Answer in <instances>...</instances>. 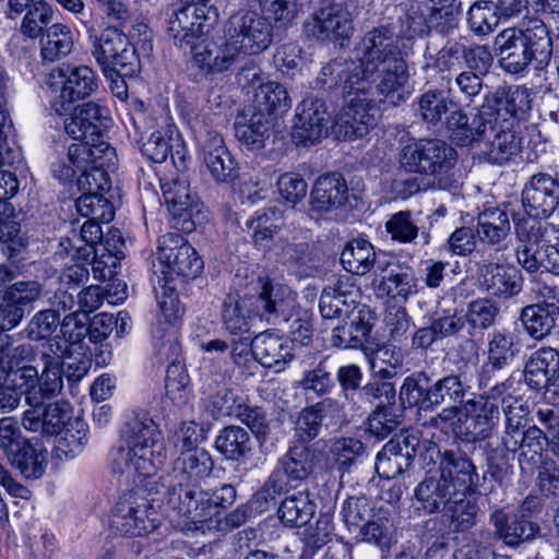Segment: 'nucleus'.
Instances as JSON below:
<instances>
[{"label":"nucleus","instance_id":"f257e3e1","mask_svg":"<svg viewBox=\"0 0 559 559\" xmlns=\"http://www.w3.org/2000/svg\"><path fill=\"white\" fill-rule=\"evenodd\" d=\"M213 466L204 449L181 451L166 477L167 506L195 528H203L202 524L210 521L218 508H227L236 500L237 492L231 485L225 484L211 492L200 489V483L210 476Z\"/></svg>","mask_w":559,"mask_h":559},{"label":"nucleus","instance_id":"f03ea898","mask_svg":"<svg viewBox=\"0 0 559 559\" xmlns=\"http://www.w3.org/2000/svg\"><path fill=\"white\" fill-rule=\"evenodd\" d=\"M25 354L15 355L1 372L9 385L23 395L27 406L37 405L41 400H52L63 390V350L56 338H49L39 347L41 371L28 364L35 354L34 346L23 343Z\"/></svg>","mask_w":559,"mask_h":559},{"label":"nucleus","instance_id":"7ed1b4c3","mask_svg":"<svg viewBox=\"0 0 559 559\" xmlns=\"http://www.w3.org/2000/svg\"><path fill=\"white\" fill-rule=\"evenodd\" d=\"M501 68L510 74H521L530 66L545 69L552 56V39L546 24L528 19L518 27L502 29L495 37Z\"/></svg>","mask_w":559,"mask_h":559},{"label":"nucleus","instance_id":"20e7f679","mask_svg":"<svg viewBox=\"0 0 559 559\" xmlns=\"http://www.w3.org/2000/svg\"><path fill=\"white\" fill-rule=\"evenodd\" d=\"M167 459L163 433L147 415L129 424L115 463L121 474L145 479L154 476Z\"/></svg>","mask_w":559,"mask_h":559},{"label":"nucleus","instance_id":"39448f33","mask_svg":"<svg viewBox=\"0 0 559 559\" xmlns=\"http://www.w3.org/2000/svg\"><path fill=\"white\" fill-rule=\"evenodd\" d=\"M547 231L548 224L533 218H522L515 224L516 260L528 273L544 269L559 275V243H549Z\"/></svg>","mask_w":559,"mask_h":559},{"label":"nucleus","instance_id":"423d86ee","mask_svg":"<svg viewBox=\"0 0 559 559\" xmlns=\"http://www.w3.org/2000/svg\"><path fill=\"white\" fill-rule=\"evenodd\" d=\"M91 53L109 78L132 76L139 69L136 49L117 27H106L99 35L88 32Z\"/></svg>","mask_w":559,"mask_h":559},{"label":"nucleus","instance_id":"0eeeda50","mask_svg":"<svg viewBox=\"0 0 559 559\" xmlns=\"http://www.w3.org/2000/svg\"><path fill=\"white\" fill-rule=\"evenodd\" d=\"M353 53L356 74L365 78L361 80L362 85H368V79L376 76L381 66L401 58L399 36L391 25L372 27L355 44Z\"/></svg>","mask_w":559,"mask_h":559},{"label":"nucleus","instance_id":"6e6552de","mask_svg":"<svg viewBox=\"0 0 559 559\" xmlns=\"http://www.w3.org/2000/svg\"><path fill=\"white\" fill-rule=\"evenodd\" d=\"M400 160L408 171L439 178V187L447 188V174L455 165L456 152L444 141L420 140L404 146Z\"/></svg>","mask_w":559,"mask_h":559},{"label":"nucleus","instance_id":"1a4fd4ad","mask_svg":"<svg viewBox=\"0 0 559 559\" xmlns=\"http://www.w3.org/2000/svg\"><path fill=\"white\" fill-rule=\"evenodd\" d=\"M158 265L155 273L163 275L158 278L170 284L176 277L195 278L203 269V261L195 249L178 233H167L159 237L156 252Z\"/></svg>","mask_w":559,"mask_h":559},{"label":"nucleus","instance_id":"9d476101","mask_svg":"<svg viewBox=\"0 0 559 559\" xmlns=\"http://www.w3.org/2000/svg\"><path fill=\"white\" fill-rule=\"evenodd\" d=\"M348 79V87L356 88L360 95L374 98L380 97L381 102L397 106L405 102L408 93L405 91L408 82V69L405 60L401 57L380 67L376 76H370L367 84L362 85L361 75L354 74Z\"/></svg>","mask_w":559,"mask_h":559},{"label":"nucleus","instance_id":"9b49d317","mask_svg":"<svg viewBox=\"0 0 559 559\" xmlns=\"http://www.w3.org/2000/svg\"><path fill=\"white\" fill-rule=\"evenodd\" d=\"M225 36L243 53L255 55L271 45L273 27L267 17L257 11L241 9L229 17Z\"/></svg>","mask_w":559,"mask_h":559},{"label":"nucleus","instance_id":"f8f14e48","mask_svg":"<svg viewBox=\"0 0 559 559\" xmlns=\"http://www.w3.org/2000/svg\"><path fill=\"white\" fill-rule=\"evenodd\" d=\"M353 28L350 12L344 2L336 1L316 10L302 25L307 38L323 43L348 38Z\"/></svg>","mask_w":559,"mask_h":559},{"label":"nucleus","instance_id":"ddd939ff","mask_svg":"<svg viewBox=\"0 0 559 559\" xmlns=\"http://www.w3.org/2000/svg\"><path fill=\"white\" fill-rule=\"evenodd\" d=\"M531 92L525 86L499 87L484 96L479 124L497 122V119H510L515 123L531 109Z\"/></svg>","mask_w":559,"mask_h":559},{"label":"nucleus","instance_id":"4468645a","mask_svg":"<svg viewBox=\"0 0 559 559\" xmlns=\"http://www.w3.org/2000/svg\"><path fill=\"white\" fill-rule=\"evenodd\" d=\"M348 104L336 115L332 124L337 136L354 140L362 138L377 124L378 108L370 96L352 94Z\"/></svg>","mask_w":559,"mask_h":559},{"label":"nucleus","instance_id":"2eb2a0df","mask_svg":"<svg viewBox=\"0 0 559 559\" xmlns=\"http://www.w3.org/2000/svg\"><path fill=\"white\" fill-rule=\"evenodd\" d=\"M331 115L323 99L308 97L297 107L293 127V140L298 145L309 146L329 133Z\"/></svg>","mask_w":559,"mask_h":559},{"label":"nucleus","instance_id":"dca6fc26","mask_svg":"<svg viewBox=\"0 0 559 559\" xmlns=\"http://www.w3.org/2000/svg\"><path fill=\"white\" fill-rule=\"evenodd\" d=\"M213 21V15L195 3L193 0H178L174 4L173 14L168 21V34L174 38L176 45L182 49L200 38L207 26L206 21Z\"/></svg>","mask_w":559,"mask_h":559},{"label":"nucleus","instance_id":"f3484780","mask_svg":"<svg viewBox=\"0 0 559 559\" xmlns=\"http://www.w3.org/2000/svg\"><path fill=\"white\" fill-rule=\"evenodd\" d=\"M485 129L476 143L483 144L481 154L491 164H504L521 151V139L510 119H497Z\"/></svg>","mask_w":559,"mask_h":559},{"label":"nucleus","instance_id":"a211bd4d","mask_svg":"<svg viewBox=\"0 0 559 559\" xmlns=\"http://www.w3.org/2000/svg\"><path fill=\"white\" fill-rule=\"evenodd\" d=\"M522 204L528 218L548 217L559 205V181L545 173L533 175L522 190Z\"/></svg>","mask_w":559,"mask_h":559},{"label":"nucleus","instance_id":"6ab92c4d","mask_svg":"<svg viewBox=\"0 0 559 559\" xmlns=\"http://www.w3.org/2000/svg\"><path fill=\"white\" fill-rule=\"evenodd\" d=\"M41 400L37 405H29L23 413L22 426L32 432L45 436L61 433L71 420V406L67 402L46 403Z\"/></svg>","mask_w":559,"mask_h":559},{"label":"nucleus","instance_id":"aec40b11","mask_svg":"<svg viewBox=\"0 0 559 559\" xmlns=\"http://www.w3.org/2000/svg\"><path fill=\"white\" fill-rule=\"evenodd\" d=\"M465 409L464 439L476 442L489 438L500 418L496 397L478 395L467 402Z\"/></svg>","mask_w":559,"mask_h":559},{"label":"nucleus","instance_id":"412c9836","mask_svg":"<svg viewBox=\"0 0 559 559\" xmlns=\"http://www.w3.org/2000/svg\"><path fill=\"white\" fill-rule=\"evenodd\" d=\"M477 281L488 295L504 299L518 295L523 286L521 272L516 267L493 262L478 264Z\"/></svg>","mask_w":559,"mask_h":559},{"label":"nucleus","instance_id":"4be33fe9","mask_svg":"<svg viewBox=\"0 0 559 559\" xmlns=\"http://www.w3.org/2000/svg\"><path fill=\"white\" fill-rule=\"evenodd\" d=\"M380 295L407 299L417 293V280L411 266L385 258L377 264L374 284Z\"/></svg>","mask_w":559,"mask_h":559},{"label":"nucleus","instance_id":"5701e85b","mask_svg":"<svg viewBox=\"0 0 559 559\" xmlns=\"http://www.w3.org/2000/svg\"><path fill=\"white\" fill-rule=\"evenodd\" d=\"M258 316L260 317L254 299L249 296L228 295L224 300L222 321L226 331L235 338L250 341Z\"/></svg>","mask_w":559,"mask_h":559},{"label":"nucleus","instance_id":"b1692460","mask_svg":"<svg viewBox=\"0 0 559 559\" xmlns=\"http://www.w3.org/2000/svg\"><path fill=\"white\" fill-rule=\"evenodd\" d=\"M59 96L51 103V108L58 114L67 112L75 102L88 97L97 88V81L94 71L88 67H75L64 74Z\"/></svg>","mask_w":559,"mask_h":559},{"label":"nucleus","instance_id":"393cba45","mask_svg":"<svg viewBox=\"0 0 559 559\" xmlns=\"http://www.w3.org/2000/svg\"><path fill=\"white\" fill-rule=\"evenodd\" d=\"M203 160L217 182H230L237 177V166L223 138L216 131H206L200 138Z\"/></svg>","mask_w":559,"mask_h":559},{"label":"nucleus","instance_id":"a878e982","mask_svg":"<svg viewBox=\"0 0 559 559\" xmlns=\"http://www.w3.org/2000/svg\"><path fill=\"white\" fill-rule=\"evenodd\" d=\"M146 512L147 503L144 500L126 497L115 506L110 526L121 536H141L150 530Z\"/></svg>","mask_w":559,"mask_h":559},{"label":"nucleus","instance_id":"bb28decb","mask_svg":"<svg viewBox=\"0 0 559 559\" xmlns=\"http://www.w3.org/2000/svg\"><path fill=\"white\" fill-rule=\"evenodd\" d=\"M273 126L265 112L248 106L236 117L234 129L238 141L250 151H259L265 146Z\"/></svg>","mask_w":559,"mask_h":559},{"label":"nucleus","instance_id":"cd10ccee","mask_svg":"<svg viewBox=\"0 0 559 559\" xmlns=\"http://www.w3.org/2000/svg\"><path fill=\"white\" fill-rule=\"evenodd\" d=\"M526 383L534 390L547 389L559 381V352L544 346L535 350L525 365Z\"/></svg>","mask_w":559,"mask_h":559},{"label":"nucleus","instance_id":"c85d7f7f","mask_svg":"<svg viewBox=\"0 0 559 559\" xmlns=\"http://www.w3.org/2000/svg\"><path fill=\"white\" fill-rule=\"evenodd\" d=\"M294 341L272 333H261L252 340V356L265 368L281 371L294 358Z\"/></svg>","mask_w":559,"mask_h":559},{"label":"nucleus","instance_id":"c756f323","mask_svg":"<svg viewBox=\"0 0 559 559\" xmlns=\"http://www.w3.org/2000/svg\"><path fill=\"white\" fill-rule=\"evenodd\" d=\"M439 475L452 487L453 491H468L477 486L478 474L473 462L460 451L440 452Z\"/></svg>","mask_w":559,"mask_h":559},{"label":"nucleus","instance_id":"7c9ffc66","mask_svg":"<svg viewBox=\"0 0 559 559\" xmlns=\"http://www.w3.org/2000/svg\"><path fill=\"white\" fill-rule=\"evenodd\" d=\"M249 298L254 299V307L260 317L265 318L269 322H274L280 317L287 320L288 310L295 301L294 294L288 286L272 281H265L260 293L249 296Z\"/></svg>","mask_w":559,"mask_h":559},{"label":"nucleus","instance_id":"2f4dec72","mask_svg":"<svg viewBox=\"0 0 559 559\" xmlns=\"http://www.w3.org/2000/svg\"><path fill=\"white\" fill-rule=\"evenodd\" d=\"M277 257L300 278L313 276L319 271L322 260L317 246L304 241H285Z\"/></svg>","mask_w":559,"mask_h":559},{"label":"nucleus","instance_id":"473e14b6","mask_svg":"<svg viewBox=\"0 0 559 559\" xmlns=\"http://www.w3.org/2000/svg\"><path fill=\"white\" fill-rule=\"evenodd\" d=\"M510 229L509 215L499 207L485 209L477 217L479 240L496 251L508 249Z\"/></svg>","mask_w":559,"mask_h":559},{"label":"nucleus","instance_id":"72a5a7b5","mask_svg":"<svg viewBox=\"0 0 559 559\" xmlns=\"http://www.w3.org/2000/svg\"><path fill=\"white\" fill-rule=\"evenodd\" d=\"M163 197L168 211L176 218H182V228L189 230L193 227L194 209L198 206L195 195L190 190L188 180L178 176L170 182L162 185Z\"/></svg>","mask_w":559,"mask_h":559},{"label":"nucleus","instance_id":"f704fd0d","mask_svg":"<svg viewBox=\"0 0 559 559\" xmlns=\"http://www.w3.org/2000/svg\"><path fill=\"white\" fill-rule=\"evenodd\" d=\"M348 197L346 180L342 175L333 173L317 179L311 191L313 211L328 212L342 206Z\"/></svg>","mask_w":559,"mask_h":559},{"label":"nucleus","instance_id":"c9c22d12","mask_svg":"<svg viewBox=\"0 0 559 559\" xmlns=\"http://www.w3.org/2000/svg\"><path fill=\"white\" fill-rule=\"evenodd\" d=\"M316 462V450L310 444L290 442L278 466L288 480L302 481L312 474Z\"/></svg>","mask_w":559,"mask_h":559},{"label":"nucleus","instance_id":"e433bc0d","mask_svg":"<svg viewBox=\"0 0 559 559\" xmlns=\"http://www.w3.org/2000/svg\"><path fill=\"white\" fill-rule=\"evenodd\" d=\"M222 400L224 401L222 407L226 414L236 416L250 428L259 440H265L270 433V426L265 413L260 407L246 405L231 390H226Z\"/></svg>","mask_w":559,"mask_h":559},{"label":"nucleus","instance_id":"4c0bfd02","mask_svg":"<svg viewBox=\"0 0 559 559\" xmlns=\"http://www.w3.org/2000/svg\"><path fill=\"white\" fill-rule=\"evenodd\" d=\"M335 406L336 401L328 397L305 407L295 421L294 439L290 442L309 444L310 441L319 436L324 414L332 411Z\"/></svg>","mask_w":559,"mask_h":559},{"label":"nucleus","instance_id":"58836bf2","mask_svg":"<svg viewBox=\"0 0 559 559\" xmlns=\"http://www.w3.org/2000/svg\"><path fill=\"white\" fill-rule=\"evenodd\" d=\"M490 522L495 527V535L511 547L533 539L539 531L536 523L518 516L509 523L508 515L502 510H496L490 515Z\"/></svg>","mask_w":559,"mask_h":559},{"label":"nucleus","instance_id":"ea45409f","mask_svg":"<svg viewBox=\"0 0 559 559\" xmlns=\"http://www.w3.org/2000/svg\"><path fill=\"white\" fill-rule=\"evenodd\" d=\"M384 255L376 253L373 246L365 239H354L347 243L341 254V263L352 274L365 275L383 261Z\"/></svg>","mask_w":559,"mask_h":559},{"label":"nucleus","instance_id":"a19ab883","mask_svg":"<svg viewBox=\"0 0 559 559\" xmlns=\"http://www.w3.org/2000/svg\"><path fill=\"white\" fill-rule=\"evenodd\" d=\"M266 117L274 119L288 111L292 99L285 86L277 82L261 84L254 92L252 104L249 105Z\"/></svg>","mask_w":559,"mask_h":559},{"label":"nucleus","instance_id":"79ce46f5","mask_svg":"<svg viewBox=\"0 0 559 559\" xmlns=\"http://www.w3.org/2000/svg\"><path fill=\"white\" fill-rule=\"evenodd\" d=\"M451 485L440 475H427L415 489V497L420 508L427 513L444 509L452 497Z\"/></svg>","mask_w":559,"mask_h":559},{"label":"nucleus","instance_id":"37998d69","mask_svg":"<svg viewBox=\"0 0 559 559\" xmlns=\"http://www.w3.org/2000/svg\"><path fill=\"white\" fill-rule=\"evenodd\" d=\"M471 374L469 367L460 374H450L437 380L430 385V396L432 400V409L441 404L460 406L466 395V384Z\"/></svg>","mask_w":559,"mask_h":559},{"label":"nucleus","instance_id":"c03bdc74","mask_svg":"<svg viewBox=\"0 0 559 559\" xmlns=\"http://www.w3.org/2000/svg\"><path fill=\"white\" fill-rule=\"evenodd\" d=\"M355 73H357V66L354 60L348 62L343 58H336L321 68L316 85L324 90L340 87L346 96H352V94L360 95V92L356 91V88L347 86L349 83L347 82L348 79H352L350 76Z\"/></svg>","mask_w":559,"mask_h":559},{"label":"nucleus","instance_id":"a18cd8bd","mask_svg":"<svg viewBox=\"0 0 559 559\" xmlns=\"http://www.w3.org/2000/svg\"><path fill=\"white\" fill-rule=\"evenodd\" d=\"M115 157V150L106 142L88 139L83 143H73L68 148V158L83 163V167H102L105 169Z\"/></svg>","mask_w":559,"mask_h":559},{"label":"nucleus","instance_id":"49530a36","mask_svg":"<svg viewBox=\"0 0 559 559\" xmlns=\"http://www.w3.org/2000/svg\"><path fill=\"white\" fill-rule=\"evenodd\" d=\"M278 519L288 527L304 526L313 518L316 503L306 491L286 497L278 508Z\"/></svg>","mask_w":559,"mask_h":559},{"label":"nucleus","instance_id":"de8ad7c7","mask_svg":"<svg viewBox=\"0 0 559 559\" xmlns=\"http://www.w3.org/2000/svg\"><path fill=\"white\" fill-rule=\"evenodd\" d=\"M430 385V378L424 371L406 377L400 390V400L403 407H418L423 411L432 409V400H428Z\"/></svg>","mask_w":559,"mask_h":559},{"label":"nucleus","instance_id":"09e8293b","mask_svg":"<svg viewBox=\"0 0 559 559\" xmlns=\"http://www.w3.org/2000/svg\"><path fill=\"white\" fill-rule=\"evenodd\" d=\"M480 116V106L477 109V114L473 118L471 124L468 123V117L463 110H454L447 119V127L451 131L452 140L461 146L476 143L479 135H483L486 128L490 123L479 124L478 121Z\"/></svg>","mask_w":559,"mask_h":559},{"label":"nucleus","instance_id":"8fccbe9b","mask_svg":"<svg viewBox=\"0 0 559 559\" xmlns=\"http://www.w3.org/2000/svg\"><path fill=\"white\" fill-rule=\"evenodd\" d=\"M500 1H476L467 11L469 31L476 36H487L495 31L500 22Z\"/></svg>","mask_w":559,"mask_h":559},{"label":"nucleus","instance_id":"3c124183","mask_svg":"<svg viewBox=\"0 0 559 559\" xmlns=\"http://www.w3.org/2000/svg\"><path fill=\"white\" fill-rule=\"evenodd\" d=\"M520 320L532 338L543 341L557 328L559 314L528 305L522 309Z\"/></svg>","mask_w":559,"mask_h":559},{"label":"nucleus","instance_id":"603ef678","mask_svg":"<svg viewBox=\"0 0 559 559\" xmlns=\"http://www.w3.org/2000/svg\"><path fill=\"white\" fill-rule=\"evenodd\" d=\"M23 13L20 33L29 39L43 37L55 16L52 8L43 0L36 1Z\"/></svg>","mask_w":559,"mask_h":559},{"label":"nucleus","instance_id":"864d4df0","mask_svg":"<svg viewBox=\"0 0 559 559\" xmlns=\"http://www.w3.org/2000/svg\"><path fill=\"white\" fill-rule=\"evenodd\" d=\"M216 448L226 459L240 461L251 451V438L245 428L228 426L216 438Z\"/></svg>","mask_w":559,"mask_h":559},{"label":"nucleus","instance_id":"5fc2aeb1","mask_svg":"<svg viewBox=\"0 0 559 559\" xmlns=\"http://www.w3.org/2000/svg\"><path fill=\"white\" fill-rule=\"evenodd\" d=\"M168 349L174 356L171 362L167 367L165 390L166 395L175 403L182 404L187 401V385L189 377L183 370L180 361L177 359L179 345L176 341H168Z\"/></svg>","mask_w":559,"mask_h":559},{"label":"nucleus","instance_id":"6e6d98bb","mask_svg":"<svg viewBox=\"0 0 559 559\" xmlns=\"http://www.w3.org/2000/svg\"><path fill=\"white\" fill-rule=\"evenodd\" d=\"M45 34L46 39L41 41V56L45 60L56 61L71 52L73 36L67 25L53 23Z\"/></svg>","mask_w":559,"mask_h":559},{"label":"nucleus","instance_id":"4d7b16f0","mask_svg":"<svg viewBox=\"0 0 559 559\" xmlns=\"http://www.w3.org/2000/svg\"><path fill=\"white\" fill-rule=\"evenodd\" d=\"M330 453L340 469H348L368 454L367 445L355 437H336L331 440Z\"/></svg>","mask_w":559,"mask_h":559},{"label":"nucleus","instance_id":"13d9d810","mask_svg":"<svg viewBox=\"0 0 559 559\" xmlns=\"http://www.w3.org/2000/svg\"><path fill=\"white\" fill-rule=\"evenodd\" d=\"M371 326L358 314L349 323L333 329L332 343L342 348H360L367 342Z\"/></svg>","mask_w":559,"mask_h":559},{"label":"nucleus","instance_id":"bf43d9fd","mask_svg":"<svg viewBox=\"0 0 559 559\" xmlns=\"http://www.w3.org/2000/svg\"><path fill=\"white\" fill-rule=\"evenodd\" d=\"M467 491H453L452 497L444 507L445 515L456 531H466L475 524L477 507L466 497Z\"/></svg>","mask_w":559,"mask_h":559},{"label":"nucleus","instance_id":"052dcab7","mask_svg":"<svg viewBox=\"0 0 559 559\" xmlns=\"http://www.w3.org/2000/svg\"><path fill=\"white\" fill-rule=\"evenodd\" d=\"M520 348L511 333L496 331L488 343V362L492 369H502L511 364Z\"/></svg>","mask_w":559,"mask_h":559},{"label":"nucleus","instance_id":"680f3d73","mask_svg":"<svg viewBox=\"0 0 559 559\" xmlns=\"http://www.w3.org/2000/svg\"><path fill=\"white\" fill-rule=\"evenodd\" d=\"M460 2L456 0H429L427 23L438 32L448 34L457 26Z\"/></svg>","mask_w":559,"mask_h":559},{"label":"nucleus","instance_id":"e2e57ef3","mask_svg":"<svg viewBox=\"0 0 559 559\" xmlns=\"http://www.w3.org/2000/svg\"><path fill=\"white\" fill-rule=\"evenodd\" d=\"M78 212L82 216L109 223L115 215L111 202L104 197V192L81 194L76 200Z\"/></svg>","mask_w":559,"mask_h":559},{"label":"nucleus","instance_id":"0e129e2a","mask_svg":"<svg viewBox=\"0 0 559 559\" xmlns=\"http://www.w3.org/2000/svg\"><path fill=\"white\" fill-rule=\"evenodd\" d=\"M8 459L25 478L36 479L44 474L43 460L27 440Z\"/></svg>","mask_w":559,"mask_h":559},{"label":"nucleus","instance_id":"69168bd1","mask_svg":"<svg viewBox=\"0 0 559 559\" xmlns=\"http://www.w3.org/2000/svg\"><path fill=\"white\" fill-rule=\"evenodd\" d=\"M298 386L306 393H313L317 397L331 393L334 388L332 373L324 361H320L314 369L304 372Z\"/></svg>","mask_w":559,"mask_h":559},{"label":"nucleus","instance_id":"338daca9","mask_svg":"<svg viewBox=\"0 0 559 559\" xmlns=\"http://www.w3.org/2000/svg\"><path fill=\"white\" fill-rule=\"evenodd\" d=\"M358 397L362 403L376 405V409L393 406L395 403V389L391 382L374 380L358 392Z\"/></svg>","mask_w":559,"mask_h":559},{"label":"nucleus","instance_id":"774afa93","mask_svg":"<svg viewBox=\"0 0 559 559\" xmlns=\"http://www.w3.org/2000/svg\"><path fill=\"white\" fill-rule=\"evenodd\" d=\"M531 292L536 299L533 306L549 310L559 314V287L549 275L539 276L532 281Z\"/></svg>","mask_w":559,"mask_h":559}]
</instances>
